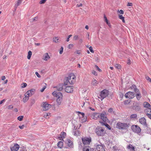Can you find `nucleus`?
<instances>
[{
  "label": "nucleus",
  "mask_w": 151,
  "mask_h": 151,
  "mask_svg": "<svg viewBox=\"0 0 151 151\" xmlns=\"http://www.w3.org/2000/svg\"><path fill=\"white\" fill-rule=\"evenodd\" d=\"M98 84V82L97 80L95 79H93L91 82V84L94 86H96Z\"/></svg>",
  "instance_id": "b1692460"
},
{
  "label": "nucleus",
  "mask_w": 151,
  "mask_h": 151,
  "mask_svg": "<svg viewBox=\"0 0 151 151\" xmlns=\"http://www.w3.org/2000/svg\"><path fill=\"white\" fill-rule=\"evenodd\" d=\"M90 147L89 146H85L83 148V151H89Z\"/></svg>",
  "instance_id": "bb28decb"
},
{
  "label": "nucleus",
  "mask_w": 151,
  "mask_h": 151,
  "mask_svg": "<svg viewBox=\"0 0 151 151\" xmlns=\"http://www.w3.org/2000/svg\"><path fill=\"white\" fill-rule=\"evenodd\" d=\"M61 93H62L60 92H58L57 93L55 91H54L52 93V94L54 96H56L57 97L58 96V95H59V94Z\"/></svg>",
  "instance_id": "a878e982"
},
{
  "label": "nucleus",
  "mask_w": 151,
  "mask_h": 151,
  "mask_svg": "<svg viewBox=\"0 0 151 151\" xmlns=\"http://www.w3.org/2000/svg\"><path fill=\"white\" fill-rule=\"evenodd\" d=\"M134 91L135 93H136L137 94L138 93H140L139 90L137 88H135L134 89Z\"/></svg>",
  "instance_id": "79ce46f5"
},
{
  "label": "nucleus",
  "mask_w": 151,
  "mask_h": 151,
  "mask_svg": "<svg viewBox=\"0 0 151 151\" xmlns=\"http://www.w3.org/2000/svg\"><path fill=\"white\" fill-rule=\"evenodd\" d=\"M24 125H23L22 126H19V128L21 129H22L24 128Z\"/></svg>",
  "instance_id": "e2e57ef3"
},
{
  "label": "nucleus",
  "mask_w": 151,
  "mask_h": 151,
  "mask_svg": "<svg viewBox=\"0 0 151 151\" xmlns=\"http://www.w3.org/2000/svg\"><path fill=\"white\" fill-rule=\"evenodd\" d=\"M51 114L49 113H47L45 114L44 117L46 118H48L49 117V116H50Z\"/></svg>",
  "instance_id": "72a5a7b5"
},
{
  "label": "nucleus",
  "mask_w": 151,
  "mask_h": 151,
  "mask_svg": "<svg viewBox=\"0 0 151 151\" xmlns=\"http://www.w3.org/2000/svg\"><path fill=\"white\" fill-rule=\"evenodd\" d=\"M32 55V52L31 51H29L28 52V55L27 56L28 59H30Z\"/></svg>",
  "instance_id": "7c9ffc66"
},
{
  "label": "nucleus",
  "mask_w": 151,
  "mask_h": 151,
  "mask_svg": "<svg viewBox=\"0 0 151 151\" xmlns=\"http://www.w3.org/2000/svg\"><path fill=\"white\" fill-rule=\"evenodd\" d=\"M66 136V134L64 132H63L60 134V136L58 137V138L60 140H63V139L65 138Z\"/></svg>",
  "instance_id": "dca6fc26"
},
{
  "label": "nucleus",
  "mask_w": 151,
  "mask_h": 151,
  "mask_svg": "<svg viewBox=\"0 0 151 151\" xmlns=\"http://www.w3.org/2000/svg\"><path fill=\"white\" fill-rule=\"evenodd\" d=\"M133 109L136 111H138L141 109V106H139V104L137 102H134L132 106Z\"/></svg>",
  "instance_id": "0eeeda50"
},
{
  "label": "nucleus",
  "mask_w": 151,
  "mask_h": 151,
  "mask_svg": "<svg viewBox=\"0 0 151 151\" xmlns=\"http://www.w3.org/2000/svg\"><path fill=\"white\" fill-rule=\"evenodd\" d=\"M139 122L140 123L145 126L147 125V123L146 119L144 117H142L139 119Z\"/></svg>",
  "instance_id": "2eb2a0df"
},
{
  "label": "nucleus",
  "mask_w": 151,
  "mask_h": 151,
  "mask_svg": "<svg viewBox=\"0 0 151 151\" xmlns=\"http://www.w3.org/2000/svg\"><path fill=\"white\" fill-rule=\"evenodd\" d=\"M104 122H103V121H99V122H100V123H101L102 125H105V126H106V127L107 128H108L109 129H111V128L110 127V126H109V125L107 123L104 124Z\"/></svg>",
  "instance_id": "4be33fe9"
},
{
  "label": "nucleus",
  "mask_w": 151,
  "mask_h": 151,
  "mask_svg": "<svg viewBox=\"0 0 151 151\" xmlns=\"http://www.w3.org/2000/svg\"><path fill=\"white\" fill-rule=\"evenodd\" d=\"M50 57L47 53H45L43 56V59L45 61H47L49 58Z\"/></svg>",
  "instance_id": "a211bd4d"
},
{
  "label": "nucleus",
  "mask_w": 151,
  "mask_h": 151,
  "mask_svg": "<svg viewBox=\"0 0 151 151\" xmlns=\"http://www.w3.org/2000/svg\"><path fill=\"white\" fill-rule=\"evenodd\" d=\"M95 67L96 68V69L98 70L99 72H101V70L100 69L97 65H96L95 66Z\"/></svg>",
  "instance_id": "3c124183"
},
{
  "label": "nucleus",
  "mask_w": 151,
  "mask_h": 151,
  "mask_svg": "<svg viewBox=\"0 0 151 151\" xmlns=\"http://www.w3.org/2000/svg\"><path fill=\"white\" fill-rule=\"evenodd\" d=\"M130 101L128 100H125L124 101V104L125 105L128 104L130 103Z\"/></svg>",
  "instance_id": "a19ab883"
},
{
  "label": "nucleus",
  "mask_w": 151,
  "mask_h": 151,
  "mask_svg": "<svg viewBox=\"0 0 151 151\" xmlns=\"http://www.w3.org/2000/svg\"><path fill=\"white\" fill-rule=\"evenodd\" d=\"M87 120V117L86 116H82L80 118V121L81 122H86Z\"/></svg>",
  "instance_id": "412c9836"
},
{
  "label": "nucleus",
  "mask_w": 151,
  "mask_h": 151,
  "mask_svg": "<svg viewBox=\"0 0 151 151\" xmlns=\"http://www.w3.org/2000/svg\"><path fill=\"white\" fill-rule=\"evenodd\" d=\"M63 95L62 93L59 94V95L57 97L56 99V101L58 105H60L61 104V102L62 101Z\"/></svg>",
  "instance_id": "9b49d317"
},
{
  "label": "nucleus",
  "mask_w": 151,
  "mask_h": 151,
  "mask_svg": "<svg viewBox=\"0 0 151 151\" xmlns=\"http://www.w3.org/2000/svg\"><path fill=\"white\" fill-rule=\"evenodd\" d=\"M136 96L137 99L139 100L140 99L141 97V94L140 93H138L136 94Z\"/></svg>",
  "instance_id": "c756f323"
},
{
  "label": "nucleus",
  "mask_w": 151,
  "mask_h": 151,
  "mask_svg": "<svg viewBox=\"0 0 151 151\" xmlns=\"http://www.w3.org/2000/svg\"><path fill=\"white\" fill-rule=\"evenodd\" d=\"M21 1L18 0V1H17V4L15 5V8H17V6L20 5V4L21 3Z\"/></svg>",
  "instance_id": "c9c22d12"
},
{
  "label": "nucleus",
  "mask_w": 151,
  "mask_h": 151,
  "mask_svg": "<svg viewBox=\"0 0 151 151\" xmlns=\"http://www.w3.org/2000/svg\"><path fill=\"white\" fill-rule=\"evenodd\" d=\"M13 106L12 105H9L8 106V108L9 109H12L13 108Z\"/></svg>",
  "instance_id": "bf43d9fd"
},
{
  "label": "nucleus",
  "mask_w": 151,
  "mask_h": 151,
  "mask_svg": "<svg viewBox=\"0 0 151 151\" xmlns=\"http://www.w3.org/2000/svg\"><path fill=\"white\" fill-rule=\"evenodd\" d=\"M63 85L62 84H60L58 86L55 87L58 91H60L62 90L63 88Z\"/></svg>",
  "instance_id": "6ab92c4d"
},
{
  "label": "nucleus",
  "mask_w": 151,
  "mask_h": 151,
  "mask_svg": "<svg viewBox=\"0 0 151 151\" xmlns=\"http://www.w3.org/2000/svg\"><path fill=\"white\" fill-rule=\"evenodd\" d=\"M127 147L128 149L130 150L134 151V147H133L132 145L131 144H129V145L127 146Z\"/></svg>",
  "instance_id": "5701e85b"
},
{
  "label": "nucleus",
  "mask_w": 151,
  "mask_h": 151,
  "mask_svg": "<svg viewBox=\"0 0 151 151\" xmlns=\"http://www.w3.org/2000/svg\"><path fill=\"white\" fill-rule=\"evenodd\" d=\"M115 67L118 69H119V68L120 67V65H119V64H116L115 65Z\"/></svg>",
  "instance_id": "864d4df0"
},
{
  "label": "nucleus",
  "mask_w": 151,
  "mask_h": 151,
  "mask_svg": "<svg viewBox=\"0 0 151 151\" xmlns=\"http://www.w3.org/2000/svg\"><path fill=\"white\" fill-rule=\"evenodd\" d=\"M46 88V86H44L40 90V91L41 92H43L44 91L45 89Z\"/></svg>",
  "instance_id": "09e8293b"
},
{
  "label": "nucleus",
  "mask_w": 151,
  "mask_h": 151,
  "mask_svg": "<svg viewBox=\"0 0 151 151\" xmlns=\"http://www.w3.org/2000/svg\"><path fill=\"white\" fill-rule=\"evenodd\" d=\"M113 111V109L112 108H110L109 110H108V111L109 112L111 113Z\"/></svg>",
  "instance_id": "4d7b16f0"
},
{
  "label": "nucleus",
  "mask_w": 151,
  "mask_h": 151,
  "mask_svg": "<svg viewBox=\"0 0 151 151\" xmlns=\"http://www.w3.org/2000/svg\"><path fill=\"white\" fill-rule=\"evenodd\" d=\"M19 145L16 144L13 147L11 148V149L12 151H17L19 149Z\"/></svg>",
  "instance_id": "4468645a"
},
{
  "label": "nucleus",
  "mask_w": 151,
  "mask_h": 151,
  "mask_svg": "<svg viewBox=\"0 0 151 151\" xmlns=\"http://www.w3.org/2000/svg\"><path fill=\"white\" fill-rule=\"evenodd\" d=\"M63 47H61L60 49V54H62L63 53Z\"/></svg>",
  "instance_id": "49530a36"
},
{
  "label": "nucleus",
  "mask_w": 151,
  "mask_h": 151,
  "mask_svg": "<svg viewBox=\"0 0 151 151\" xmlns=\"http://www.w3.org/2000/svg\"><path fill=\"white\" fill-rule=\"evenodd\" d=\"M145 78L147 81L151 83V79L148 76H146Z\"/></svg>",
  "instance_id": "58836bf2"
},
{
  "label": "nucleus",
  "mask_w": 151,
  "mask_h": 151,
  "mask_svg": "<svg viewBox=\"0 0 151 151\" xmlns=\"http://www.w3.org/2000/svg\"><path fill=\"white\" fill-rule=\"evenodd\" d=\"M26 94H26V95H27H27L28 96H29H29H31L32 95V93H31V92H30V91L29 90L27 92Z\"/></svg>",
  "instance_id": "e433bc0d"
},
{
  "label": "nucleus",
  "mask_w": 151,
  "mask_h": 151,
  "mask_svg": "<svg viewBox=\"0 0 151 151\" xmlns=\"http://www.w3.org/2000/svg\"><path fill=\"white\" fill-rule=\"evenodd\" d=\"M82 6V4H77V5H76V7H81Z\"/></svg>",
  "instance_id": "0e129e2a"
},
{
  "label": "nucleus",
  "mask_w": 151,
  "mask_h": 151,
  "mask_svg": "<svg viewBox=\"0 0 151 151\" xmlns=\"http://www.w3.org/2000/svg\"><path fill=\"white\" fill-rule=\"evenodd\" d=\"M116 127L119 129H126L129 127V125L127 123H123L119 122L116 124Z\"/></svg>",
  "instance_id": "20e7f679"
},
{
  "label": "nucleus",
  "mask_w": 151,
  "mask_h": 151,
  "mask_svg": "<svg viewBox=\"0 0 151 151\" xmlns=\"http://www.w3.org/2000/svg\"><path fill=\"white\" fill-rule=\"evenodd\" d=\"M77 54H80L81 53V51L80 50H77L76 52Z\"/></svg>",
  "instance_id": "774afa93"
},
{
  "label": "nucleus",
  "mask_w": 151,
  "mask_h": 151,
  "mask_svg": "<svg viewBox=\"0 0 151 151\" xmlns=\"http://www.w3.org/2000/svg\"><path fill=\"white\" fill-rule=\"evenodd\" d=\"M125 96L126 98L132 99L134 97V92L129 91L125 94Z\"/></svg>",
  "instance_id": "9d476101"
},
{
  "label": "nucleus",
  "mask_w": 151,
  "mask_h": 151,
  "mask_svg": "<svg viewBox=\"0 0 151 151\" xmlns=\"http://www.w3.org/2000/svg\"><path fill=\"white\" fill-rule=\"evenodd\" d=\"M127 63L128 65H130L131 64V61L129 59L127 61Z\"/></svg>",
  "instance_id": "052dcab7"
},
{
  "label": "nucleus",
  "mask_w": 151,
  "mask_h": 151,
  "mask_svg": "<svg viewBox=\"0 0 151 151\" xmlns=\"http://www.w3.org/2000/svg\"><path fill=\"white\" fill-rule=\"evenodd\" d=\"M132 6V3H129V2L128 3L127 5V6Z\"/></svg>",
  "instance_id": "680f3d73"
},
{
  "label": "nucleus",
  "mask_w": 151,
  "mask_h": 151,
  "mask_svg": "<svg viewBox=\"0 0 151 151\" xmlns=\"http://www.w3.org/2000/svg\"><path fill=\"white\" fill-rule=\"evenodd\" d=\"M144 106L145 107H149L150 106V105L147 102H145L143 104Z\"/></svg>",
  "instance_id": "cd10ccee"
},
{
  "label": "nucleus",
  "mask_w": 151,
  "mask_h": 151,
  "mask_svg": "<svg viewBox=\"0 0 151 151\" xmlns=\"http://www.w3.org/2000/svg\"><path fill=\"white\" fill-rule=\"evenodd\" d=\"M119 17L120 19H124V17H123L122 15H119Z\"/></svg>",
  "instance_id": "603ef678"
},
{
  "label": "nucleus",
  "mask_w": 151,
  "mask_h": 151,
  "mask_svg": "<svg viewBox=\"0 0 151 151\" xmlns=\"http://www.w3.org/2000/svg\"><path fill=\"white\" fill-rule=\"evenodd\" d=\"M24 96L25 97L23 99V101L24 102H25L28 100L29 97L26 95V93L25 94Z\"/></svg>",
  "instance_id": "393cba45"
},
{
  "label": "nucleus",
  "mask_w": 151,
  "mask_h": 151,
  "mask_svg": "<svg viewBox=\"0 0 151 151\" xmlns=\"http://www.w3.org/2000/svg\"><path fill=\"white\" fill-rule=\"evenodd\" d=\"M145 112L146 115L151 119V109L150 108L146 109L145 110Z\"/></svg>",
  "instance_id": "f8f14e48"
},
{
  "label": "nucleus",
  "mask_w": 151,
  "mask_h": 151,
  "mask_svg": "<svg viewBox=\"0 0 151 151\" xmlns=\"http://www.w3.org/2000/svg\"><path fill=\"white\" fill-rule=\"evenodd\" d=\"M82 140L83 143L84 144V147H85V146H88V145H89L91 142V139L86 138H82Z\"/></svg>",
  "instance_id": "1a4fd4ad"
},
{
  "label": "nucleus",
  "mask_w": 151,
  "mask_h": 151,
  "mask_svg": "<svg viewBox=\"0 0 151 151\" xmlns=\"http://www.w3.org/2000/svg\"><path fill=\"white\" fill-rule=\"evenodd\" d=\"M74 133V135L76 136H78L79 135L80 133L79 131L78 130H75L73 131Z\"/></svg>",
  "instance_id": "473e14b6"
},
{
  "label": "nucleus",
  "mask_w": 151,
  "mask_h": 151,
  "mask_svg": "<svg viewBox=\"0 0 151 151\" xmlns=\"http://www.w3.org/2000/svg\"><path fill=\"white\" fill-rule=\"evenodd\" d=\"M131 128L134 132L137 133H139L141 131V129L140 127L137 125H132Z\"/></svg>",
  "instance_id": "6e6552de"
},
{
  "label": "nucleus",
  "mask_w": 151,
  "mask_h": 151,
  "mask_svg": "<svg viewBox=\"0 0 151 151\" xmlns=\"http://www.w3.org/2000/svg\"><path fill=\"white\" fill-rule=\"evenodd\" d=\"M37 18H38V17H35L34 18H32L31 20L33 22H34L35 21H36L37 20Z\"/></svg>",
  "instance_id": "c03bdc74"
},
{
  "label": "nucleus",
  "mask_w": 151,
  "mask_h": 151,
  "mask_svg": "<svg viewBox=\"0 0 151 151\" xmlns=\"http://www.w3.org/2000/svg\"><path fill=\"white\" fill-rule=\"evenodd\" d=\"M96 149L97 150H101V151H103V150H104V148L103 147L100 145H97L96 146Z\"/></svg>",
  "instance_id": "aec40b11"
},
{
  "label": "nucleus",
  "mask_w": 151,
  "mask_h": 151,
  "mask_svg": "<svg viewBox=\"0 0 151 151\" xmlns=\"http://www.w3.org/2000/svg\"><path fill=\"white\" fill-rule=\"evenodd\" d=\"M63 145V142L61 141L59 142L58 143V146L60 147L61 148Z\"/></svg>",
  "instance_id": "2f4dec72"
},
{
  "label": "nucleus",
  "mask_w": 151,
  "mask_h": 151,
  "mask_svg": "<svg viewBox=\"0 0 151 151\" xmlns=\"http://www.w3.org/2000/svg\"><path fill=\"white\" fill-rule=\"evenodd\" d=\"M65 90L67 93H72L73 91V86H67L65 88Z\"/></svg>",
  "instance_id": "ddd939ff"
},
{
  "label": "nucleus",
  "mask_w": 151,
  "mask_h": 151,
  "mask_svg": "<svg viewBox=\"0 0 151 151\" xmlns=\"http://www.w3.org/2000/svg\"><path fill=\"white\" fill-rule=\"evenodd\" d=\"M75 76L74 74H70L67 78V80H66L65 82V85H67L68 82L70 84H73L75 81Z\"/></svg>",
  "instance_id": "f03ea898"
},
{
  "label": "nucleus",
  "mask_w": 151,
  "mask_h": 151,
  "mask_svg": "<svg viewBox=\"0 0 151 151\" xmlns=\"http://www.w3.org/2000/svg\"><path fill=\"white\" fill-rule=\"evenodd\" d=\"M24 116H19L17 118V119L19 121H21L22 120Z\"/></svg>",
  "instance_id": "4c0bfd02"
},
{
  "label": "nucleus",
  "mask_w": 151,
  "mask_h": 151,
  "mask_svg": "<svg viewBox=\"0 0 151 151\" xmlns=\"http://www.w3.org/2000/svg\"><path fill=\"white\" fill-rule=\"evenodd\" d=\"M109 91L107 90L104 89L101 92L100 95L101 97H99V98H101V100H102L109 95Z\"/></svg>",
  "instance_id": "39448f33"
},
{
  "label": "nucleus",
  "mask_w": 151,
  "mask_h": 151,
  "mask_svg": "<svg viewBox=\"0 0 151 151\" xmlns=\"http://www.w3.org/2000/svg\"><path fill=\"white\" fill-rule=\"evenodd\" d=\"M5 101V99H3L0 101V104H2L3 102H4Z\"/></svg>",
  "instance_id": "69168bd1"
},
{
  "label": "nucleus",
  "mask_w": 151,
  "mask_h": 151,
  "mask_svg": "<svg viewBox=\"0 0 151 151\" xmlns=\"http://www.w3.org/2000/svg\"><path fill=\"white\" fill-rule=\"evenodd\" d=\"M58 40L59 39L58 37H55L53 38V41L55 43H58L59 42Z\"/></svg>",
  "instance_id": "c85d7f7f"
},
{
  "label": "nucleus",
  "mask_w": 151,
  "mask_h": 151,
  "mask_svg": "<svg viewBox=\"0 0 151 151\" xmlns=\"http://www.w3.org/2000/svg\"><path fill=\"white\" fill-rule=\"evenodd\" d=\"M92 73L95 76L97 75V73L94 70H93V71H92Z\"/></svg>",
  "instance_id": "5fc2aeb1"
},
{
  "label": "nucleus",
  "mask_w": 151,
  "mask_h": 151,
  "mask_svg": "<svg viewBox=\"0 0 151 151\" xmlns=\"http://www.w3.org/2000/svg\"><path fill=\"white\" fill-rule=\"evenodd\" d=\"M73 38L75 40H77L78 38V36L77 35H75L73 37Z\"/></svg>",
  "instance_id": "338daca9"
},
{
  "label": "nucleus",
  "mask_w": 151,
  "mask_h": 151,
  "mask_svg": "<svg viewBox=\"0 0 151 151\" xmlns=\"http://www.w3.org/2000/svg\"><path fill=\"white\" fill-rule=\"evenodd\" d=\"M66 142L68 146L70 148L73 147V144L72 142L69 139H67L66 141Z\"/></svg>",
  "instance_id": "f3484780"
},
{
  "label": "nucleus",
  "mask_w": 151,
  "mask_h": 151,
  "mask_svg": "<svg viewBox=\"0 0 151 151\" xmlns=\"http://www.w3.org/2000/svg\"><path fill=\"white\" fill-rule=\"evenodd\" d=\"M41 106L43 108V110L46 111L49 109L51 108V105L47 104L46 102H43Z\"/></svg>",
  "instance_id": "423d86ee"
},
{
  "label": "nucleus",
  "mask_w": 151,
  "mask_h": 151,
  "mask_svg": "<svg viewBox=\"0 0 151 151\" xmlns=\"http://www.w3.org/2000/svg\"><path fill=\"white\" fill-rule=\"evenodd\" d=\"M73 44H69L68 45V48L69 49H70V48H71V47H73Z\"/></svg>",
  "instance_id": "de8ad7c7"
},
{
  "label": "nucleus",
  "mask_w": 151,
  "mask_h": 151,
  "mask_svg": "<svg viewBox=\"0 0 151 151\" xmlns=\"http://www.w3.org/2000/svg\"><path fill=\"white\" fill-rule=\"evenodd\" d=\"M91 118L95 120L101 119L103 122H106L107 120L106 114L105 113L99 114L95 113L91 116Z\"/></svg>",
  "instance_id": "f257e3e1"
},
{
  "label": "nucleus",
  "mask_w": 151,
  "mask_h": 151,
  "mask_svg": "<svg viewBox=\"0 0 151 151\" xmlns=\"http://www.w3.org/2000/svg\"><path fill=\"white\" fill-rule=\"evenodd\" d=\"M29 91H30V92H31L32 95L34 94L35 91V90L34 89H32Z\"/></svg>",
  "instance_id": "37998d69"
},
{
  "label": "nucleus",
  "mask_w": 151,
  "mask_h": 151,
  "mask_svg": "<svg viewBox=\"0 0 151 151\" xmlns=\"http://www.w3.org/2000/svg\"><path fill=\"white\" fill-rule=\"evenodd\" d=\"M35 73L38 77L40 78L41 77V76L39 75V74L38 73V72H36Z\"/></svg>",
  "instance_id": "13d9d810"
},
{
  "label": "nucleus",
  "mask_w": 151,
  "mask_h": 151,
  "mask_svg": "<svg viewBox=\"0 0 151 151\" xmlns=\"http://www.w3.org/2000/svg\"><path fill=\"white\" fill-rule=\"evenodd\" d=\"M95 132L99 136L103 135L105 132L102 127H97L95 129Z\"/></svg>",
  "instance_id": "7ed1b4c3"
},
{
  "label": "nucleus",
  "mask_w": 151,
  "mask_h": 151,
  "mask_svg": "<svg viewBox=\"0 0 151 151\" xmlns=\"http://www.w3.org/2000/svg\"><path fill=\"white\" fill-rule=\"evenodd\" d=\"M46 1V0H42L40 2V4H44Z\"/></svg>",
  "instance_id": "a18cd8bd"
},
{
  "label": "nucleus",
  "mask_w": 151,
  "mask_h": 151,
  "mask_svg": "<svg viewBox=\"0 0 151 151\" xmlns=\"http://www.w3.org/2000/svg\"><path fill=\"white\" fill-rule=\"evenodd\" d=\"M89 50L91 52L93 53L94 51L93 50L92 47L91 46H90L89 48Z\"/></svg>",
  "instance_id": "8fccbe9b"
},
{
  "label": "nucleus",
  "mask_w": 151,
  "mask_h": 151,
  "mask_svg": "<svg viewBox=\"0 0 151 151\" xmlns=\"http://www.w3.org/2000/svg\"><path fill=\"white\" fill-rule=\"evenodd\" d=\"M27 85L26 83H24L22 84L21 88H25L27 86Z\"/></svg>",
  "instance_id": "ea45409f"
},
{
  "label": "nucleus",
  "mask_w": 151,
  "mask_h": 151,
  "mask_svg": "<svg viewBox=\"0 0 151 151\" xmlns=\"http://www.w3.org/2000/svg\"><path fill=\"white\" fill-rule=\"evenodd\" d=\"M137 116L136 114H132L130 116L131 118L134 119L136 118L137 117Z\"/></svg>",
  "instance_id": "f704fd0d"
},
{
  "label": "nucleus",
  "mask_w": 151,
  "mask_h": 151,
  "mask_svg": "<svg viewBox=\"0 0 151 151\" xmlns=\"http://www.w3.org/2000/svg\"><path fill=\"white\" fill-rule=\"evenodd\" d=\"M72 35H69L68 36V38H67V40H66V41H67V42H68V41H69V39L70 38V37H72Z\"/></svg>",
  "instance_id": "6e6d98bb"
}]
</instances>
